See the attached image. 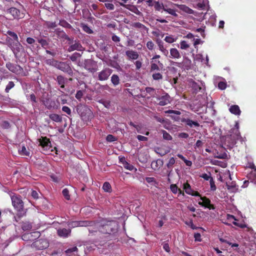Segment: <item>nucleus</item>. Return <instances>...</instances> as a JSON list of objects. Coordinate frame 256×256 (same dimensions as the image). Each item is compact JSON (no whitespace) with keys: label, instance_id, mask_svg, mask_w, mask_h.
<instances>
[{"label":"nucleus","instance_id":"nucleus-1","mask_svg":"<svg viewBox=\"0 0 256 256\" xmlns=\"http://www.w3.org/2000/svg\"><path fill=\"white\" fill-rule=\"evenodd\" d=\"M242 138L240 130L239 124L236 122L234 128L229 131V134L226 136L225 142L227 146L232 148L236 144V141Z\"/></svg>","mask_w":256,"mask_h":256},{"label":"nucleus","instance_id":"nucleus-2","mask_svg":"<svg viewBox=\"0 0 256 256\" xmlns=\"http://www.w3.org/2000/svg\"><path fill=\"white\" fill-rule=\"evenodd\" d=\"M6 41L16 58L20 59L25 54L24 48L20 42H13L12 38L9 36L6 38Z\"/></svg>","mask_w":256,"mask_h":256},{"label":"nucleus","instance_id":"nucleus-3","mask_svg":"<svg viewBox=\"0 0 256 256\" xmlns=\"http://www.w3.org/2000/svg\"><path fill=\"white\" fill-rule=\"evenodd\" d=\"M98 230L104 234H111L116 232L117 224L114 221H102L100 224L96 226Z\"/></svg>","mask_w":256,"mask_h":256},{"label":"nucleus","instance_id":"nucleus-4","mask_svg":"<svg viewBox=\"0 0 256 256\" xmlns=\"http://www.w3.org/2000/svg\"><path fill=\"white\" fill-rule=\"evenodd\" d=\"M12 205L14 208L18 212L24 210V204L22 196L20 195H13L11 196Z\"/></svg>","mask_w":256,"mask_h":256},{"label":"nucleus","instance_id":"nucleus-5","mask_svg":"<svg viewBox=\"0 0 256 256\" xmlns=\"http://www.w3.org/2000/svg\"><path fill=\"white\" fill-rule=\"evenodd\" d=\"M31 246L36 250H43L49 246V242L46 238H41L33 242Z\"/></svg>","mask_w":256,"mask_h":256},{"label":"nucleus","instance_id":"nucleus-6","mask_svg":"<svg viewBox=\"0 0 256 256\" xmlns=\"http://www.w3.org/2000/svg\"><path fill=\"white\" fill-rule=\"evenodd\" d=\"M76 111L82 120L88 118L92 116L91 110L86 106L82 104L78 106Z\"/></svg>","mask_w":256,"mask_h":256},{"label":"nucleus","instance_id":"nucleus-7","mask_svg":"<svg viewBox=\"0 0 256 256\" xmlns=\"http://www.w3.org/2000/svg\"><path fill=\"white\" fill-rule=\"evenodd\" d=\"M6 67L9 70L17 75L22 76H25V73L24 72L23 68L19 65L9 62L6 64Z\"/></svg>","mask_w":256,"mask_h":256},{"label":"nucleus","instance_id":"nucleus-8","mask_svg":"<svg viewBox=\"0 0 256 256\" xmlns=\"http://www.w3.org/2000/svg\"><path fill=\"white\" fill-rule=\"evenodd\" d=\"M176 4H174L171 2H168L167 4H164L162 7V12L164 11L166 13L174 17H178V14H176V10L174 8Z\"/></svg>","mask_w":256,"mask_h":256},{"label":"nucleus","instance_id":"nucleus-9","mask_svg":"<svg viewBox=\"0 0 256 256\" xmlns=\"http://www.w3.org/2000/svg\"><path fill=\"white\" fill-rule=\"evenodd\" d=\"M40 234L39 232H26L23 234L22 236V239L24 241H34L37 238H39Z\"/></svg>","mask_w":256,"mask_h":256},{"label":"nucleus","instance_id":"nucleus-10","mask_svg":"<svg viewBox=\"0 0 256 256\" xmlns=\"http://www.w3.org/2000/svg\"><path fill=\"white\" fill-rule=\"evenodd\" d=\"M156 102L161 106H164L170 102V98L166 93H164L162 95L156 97Z\"/></svg>","mask_w":256,"mask_h":256},{"label":"nucleus","instance_id":"nucleus-11","mask_svg":"<svg viewBox=\"0 0 256 256\" xmlns=\"http://www.w3.org/2000/svg\"><path fill=\"white\" fill-rule=\"evenodd\" d=\"M7 13L12 15L14 19H20L24 16V14L16 8H10L7 10Z\"/></svg>","mask_w":256,"mask_h":256},{"label":"nucleus","instance_id":"nucleus-12","mask_svg":"<svg viewBox=\"0 0 256 256\" xmlns=\"http://www.w3.org/2000/svg\"><path fill=\"white\" fill-rule=\"evenodd\" d=\"M181 122L184 123L186 128H196L200 126L198 121L192 120L190 118H183L181 119Z\"/></svg>","mask_w":256,"mask_h":256},{"label":"nucleus","instance_id":"nucleus-13","mask_svg":"<svg viewBox=\"0 0 256 256\" xmlns=\"http://www.w3.org/2000/svg\"><path fill=\"white\" fill-rule=\"evenodd\" d=\"M56 68L68 74H72V70L69 64L66 62H58Z\"/></svg>","mask_w":256,"mask_h":256},{"label":"nucleus","instance_id":"nucleus-14","mask_svg":"<svg viewBox=\"0 0 256 256\" xmlns=\"http://www.w3.org/2000/svg\"><path fill=\"white\" fill-rule=\"evenodd\" d=\"M200 199L202 202H198L199 205L208 208L209 210H214L215 208L214 204H211L210 200L207 197L200 196Z\"/></svg>","mask_w":256,"mask_h":256},{"label":"nucleus","instance_id":"nucleus-15","mask_svg":"<svg viewBox=\"0 0 256 256\" xmlns=\"http://www.w3.org/2000/svg\"><path fill=\"white\" fill-rule=\"evenodd\" d=\"M183 189L186 193L192 196H200V194L197 191H194L188 182H184L183 184Z\"/></svg>","mask_w":256,"mask_h":256},{"label":"nucleus","instance_id":"nucleus-16","mask_svg":"<svg viewBox=\"0 0 256 256\" xmlns=\"http://www.w3.org/2000/svg\"><path fill=\"white\" fill-rule=\"evenodd\" d=\"M150 70H162L163 68V64L160 61L150 60Z\"/></svg>","mask_w":256,"mask_h":256},{"label":"nucleus","instance_id":"nucleus-17","mask_svg":"<svg viewBox=\"0 0 256 256\" xmlns=\"http://www.w3.org/2000/svg\"><path fill=\"white\" fill-rule=\"evenodd\" d=\"M40 145L43 148H49L51 147V142L46 136L42 137L39 139Z\"/></svg>","mask_w":256,"mask_h":256},{"label":"nucleus","instance_id":"nucleus-18","mask_svg":"<svg viewBox=\"0 0 256 256\" xmlns=\"http://www.w3.org/2000/svg\"><path fill=\"white\" fill-rule=\"evenodd\" d=\"M112 74V70L110 68H106L102 70L99 74V80H106Z\"/></svg>","mask_w":256,"mask_h":256},{"label":"nucleus","instance_id":"nucleus-19","mask_svg":"<svg viewBox=\"0 0 256 256\" xmlns=\"http://www.w3.org/2000/svg\"><path fill=\"white\" fill-rule=\"evenodd\" d=\"M126 54L128 60H136L138 58L139 54L136 51L128 50L126 52Z\"/></svg>","mask_w":256,"mask_h":256},{"label":"nucleus","instance_id":"nucleus-20","mask_svg":"<svg viewBox=\"0 0 256 256\" xmlns=\"http://www.w3.org/2000/svg\"><path fill=\"white\" fill-rule=\"evenodd\" d=\"M71 230L68 228H60L57 230V234L60 237L68 238L70 234Z\"/></svg>","mask_w":256,"mask_h":256},{"label":"nucleus","instance_id":"nucleus-21","mask_svg":"<svg viewBox=\"0 0 256 256\" xmlns=\"http://www.w3.org/2000/svg\"><path fill=\"white\" fill-rule=\"evenodd\" d=\"M202 81H198L196 82V81H190V86H192L194 90V92L196 93L200 90H202Z\"/></svg>","mask_w":256,"mask_h":256},{"label":"nucleus","instance_id":"nucleus-22","mask_svg":"<svg viewBox=\"0 0 256 256\" xmlns=\"http://www.w3.org/2000/svg\"><path fill=\"white\" fill-rule=\"evenodd\" d=\"M150 74L152 75L154 80H160L162 78V70L158 71L150 70Z\"/></svg>","mask_w":256,"mask_h":256},{"label":"nucleus","instance_id":"nucleus-23","mask_svg":"<svg viewBox=\"0 0 256 256\" xmlns=\"http://www.w3.org/2000/svg\"><path fill=\"white\" fill-rule=\"evenodd\" d=\"M156 44L158 46V48H159L160 50L162 52L164 55H165L166 56H167L168 54V52L164 47L163 42L162 40H160V39H157L156 40Z\"/></svg>","mask_w":256,"mask_h":256},{"label":"nucleus","instance_id":"nucleus-24","mask_svg":"<svg viewBox=\"0 0 256 256\" xmlns=\"http://www.w3.org/2000/svg\"><path fill=\"white\" fill-rule=\"evenodd\" d=\"M176 6L180 10H182V12L188 14H193L194 12V10L186 6L185 4H176Z\"/></svg>","mask_w":256,"mask_h":256},{"label":"nucleus","instance_id":"nucleus-25","mask_svg":"<svg viewBox=\"0 0 256 256\" xmlns=\"http://www.w3.org/2000/svg\"><path fill=\"white\" fill-rule=\"evenodd\" d=\"M169 57L170 58H180V54L176 48H172L170 50V56Z\"/></svg>","mask_w":256,"mask_h":256},{"label":"nucleus","instance_id":"nucleus-26","mask_svg":"<svg viewBox=\"0 0 256 256\" xmlns=\"http://www.w3.org/2000/svg\"><path fill=\"white\" fill-rule=\"evenodd\" d=\"M226 186L228 191L231 192H236L238 190V186L234 182L230 184L226 183Z\"/></svg>","mask_w":256,"mask_h":256},{"label":"nucleus","instance_id":"nucleus-27","mask_svg":"<svg viewBox=\"0 0 256 256\" xmlns=\"http://www.w3.org/2000/svg\"><path fill=\"white\" fill-rule=\"evenodd\" d=\"M132 26L134 28L140 30L141 32H144V31L147 32L148 30V28H146V26L144 24L140 22H134L132 24Z\"/></svg>","mask_w":256,"mask_h":256},{"label":"nucleus","instance_id":"nucleus-28","mask_svg":"<svg viewBox=\"0 0 256 256\" xmlns=\"http://www.w3.org/2000/svg\"><path fill=\"white\" fill-rule=\"evenodd\" d=\"M153 6L156 11L162 12V7H164V4L162 2L156 0L154 2Z\"/></svg>","mask_w":256,"mask_h":256},{"label":"nucleus","instance_id":"nucleus-29","mask_svg":"<svg viewBox=\"0 0 256 256\" xmlns=\"http://www.w3.org/2000/svg\"><path fill=\"white\" fill-rule=\"evenodd\" d=\"M247 177L248 180L256 184V170H252L248 174Z\"/></svg>","mask_w":256,"mask_h":256},{"label":"nucleus","instance_id":"nucleus-30","mask_svg":"<svg viewBox=\"0 0 256 256\" xmlns=\"http://www.w3.org/2000/svg\"><path fill=\"white\" fill-rule=\"evenodd\" d=\"M82 44L79 42H75L74 44L71 45L68 49L69 52L74 51V50H82Z\"/></svg>","mask_w":256,"mask_h":256},{"label":"nucleus","instance_id":"nucleus-31","mask_svg":"<svg viewBox=\"0 0 256 256\" xmlns=\"http://www.w3.org/2000/svg\"><path fill=\"white\" fill-rule=\"evenodd\" d=\"M230 112L235 115H240V110L238 105H232L229 108Z\"/></svg>","mask_w":256,"mask_h":256},{"label":"nucleus","instance_id":"nucleus-32","mask_svg":"<svg viewBox=\"0 0 256 256\" xmlns=\"http://www.w3.org/2000/svg\"><path fill=\"white\" fill-rule=\"evenodd\" d=\"M80 26L84 32L88 34H92L94 32L93 30L88 26V24H85L84 23H80Z\"/></svg>","mask_w":256,"mask_h":256},{"label":"nucleus","instance_id":"nucleus-33","mask_svg":"<svg viewBox=\"0 0 256 256\" xmlns=\"http://www.w3.org/2000/svg\"><path fill=\"white\" fill-rule=\"evenodd\" d=\"M50 118L53 121L56 122H62V118L58 114H52L49 115Z\"/></svg>","mask_w":256,"mask_h":256},{"label":"nucleus","instance_id":"nucleus-34","mask_svg":"<svg viewBox=\"0 0 256 256\" xmlns=\"http://www.w3.org/2000/svg\"><path fill=\"white\" fill-rule=\"evenodd\" d=\"M6 33L12 37L10 38H12L13 42H19L18 36L16 32L11 30H8Z\"/></svg>","mask_w":256,"mask_h":256},{"label":"nucleus","instance_id":"nucleus-35","mask_svg":"<svg viewBox=\"0 0 256 256\" xmlns=\"http://www.w3.org/2000/svg\"><path fill=\"white\" fill-rule=\"evenodd\" d=\"M93 222L88 220L78 221L79 226H92Z\"/></svg>","mask_w":256,"mask_h":256},{"label":"nucleus","instance_id":"nucleus-36","mask_svg":"<svg viewBox=\"0 0 256 256\" xmlns=\"http://www.w3.org/2000/svg\"><path fill=\"white\" fill-rule=\"evenodd\" d=\"M58 62V61L55 60L54 58H50L46 60V64L48 65L52 66L56 68Z\"/></svg>","mask_w":256,"mask_h":256},{"label":"nucleus","instance_id":"nucleus-37","mask_svg":"<svg viewBox=\"0 0 256 256\" xmlns=\"http://www.w3.org/2000/svg\"><path fill=\"white\" fill-rule=\"evenodd\" d=\"M102 188L106 192H110L112 191V186L108 182H104Z\"/></svg>","mask_w":256,"mask_h":256},{"label":"nucleus","instance_id":"nucleus-38","mask_svg":"<svg viewBox=\"0 0 256 256\" xmlns=\"http://www.w3.org/2000/svg\"><path fill=\"white\" fill-rule=\"evenodd\" d=\"M38 42L44 48H46L48 45V42H47L46 40L40 38L38 40Z\"/></svg>","mask_w":256,"mask_h":256},{"label":"nucleus","instance_id":"nucleus-39","mask_svg":"<svg viewBox=\"0 0 256 256\" xmlns=\"http://www.w3.org/2000/svg\"><path fill=\"white\" fill-rule=\"evenodd\" d=\"M19 154L22 156H29L30 152L24 146H22L21 150H19Z\"/></svg>","mask_w":256,"mask_h":256},{"label":"nucleus","instance_id":"nucleus-40","mask_svg":"<svg viewBox=\"0 0 256 256\" xmlns=\"http://www.w3.org/2000/svg\"><path fill=\"white\" fill-rule=\"evenodd\" d=\"M58 24L66 28H72V26L64 20H60Z\"/></svg>","mask_w":256,"mask_h":256},{"label":"nucleus","instance_id":"nucleus-41","mask_svg":"<svg viewBox=\"0 0 256 256\" xmlns=\"http://www.w3.org/2000/svg\"><path fill=\"white\" fill-rule=\"evenodd\" d=\"M158 154L160 155V156H164L166 154H168L170 152V148H168L166 150H164L161 148H158Z\"/></svg>","mask_w":256,"mask_h":256},{"label":"nucleus","instance_id":"nucleus-42","mask_svg":"<svg viewBox=\"0 0 256 256\" xmlns=\"http://www.w3.org/2000/svg\"><path fill=\"white\" fill-rule=\"evenodd\" d=\"M176 160L174 158L172 157L170 158L168 163L166 164V166L169 169H172L173 165L175 164Z\"/></svg>","mask_w":256,"mask_h":256},{"label":"nucleus","instance_id":"nucleus-43","mask_svg":"<svg viewBox=\"0 0 256 256\" xmlns=\"http://www.w3.org/2000/svg\"><path fill=\"white\" fill-rule=\"evenodd\" d=\"M78 250V248L76 246H74L72 248H69L65 251V253L68 256H70V254L74 252H76Z\"/></svg>","mask_w":256,"mask_h":256},{"label":"nucleus","instance_id":"nucleus-44","mask_svg":"<svg viewBox=\"0 0 256 256\" xmlns=\"http://www.w3.org/2000/svg\"><path fill=\"white\" fill-rule=\"evenodd\" d=\"M164 40L168 43L172 44L176 40V38L172 36H166Z\"/></svg>","mask_w":256,"mask_h":256},{"label":"nucleus","instance_id":"nucleus-45","mask_svg":"<svg viewBox=\"0 0 256 256\" xmlns=\"http://www.w3.org/2000/svg\"><path fill=\"white\" fill-rule=\"evenodd\" d=\"M62 194L66 200H69L70 199V195L69 194V190H68V188H64L62 191Z\"/></svg>","mask_w":256,"mask_h":256},{"label":"nucleus","instance_id":"nucleus-46","mask_svg":"<svg viewBox=\"0 0 256 256\" xmlns=\"http://www.w3.org/2000/svg\"><path fill=\"white\" fill-rule=\"evenodd\" d=\"M46 26L48 28H54L57 26L56 22H46Z\"/></svg>","mask_w":256,"mask_h":256},{"label":"nucleus","instance_id":"nucleus-47","mask_svg":"<svg viewBox=\"0 0 256 256\" xmlns=\"http://www.w3.org/2000/svg\"><path fill=\"white\" fill-rule=\"evenodd\" d=\"M170 190L172 193L176 194L178 193L179 188L177 186L176 184H172L170 186Z\"/></svg>","mask_w":256,"mask_h":256},{"label":"nucleus","instance_id":"nucleus-48","mask_svg":"<svg viewBox=\"0 0 256 256\" xmlns=\"http://www.w3.org/2000/svg\"><path fill=\"white\" fill-rule=\"evenodd\" d=\"M162 134L163 138L164 140H172V136L167 132L165 130H163Z\"/></svg>","mask_w":256,"mask_h":256},{"label":"nucleus","instance_id":"nucleus-49","mask_svg":"<svg viewBox=\"0 0 256 256\" xmlns=\"http://www.w3.org/2000/svg\"><path fill=\"white\" fill-rule=\"evenodd\" d=\"M68 226L70 228H76L79 226L78 221H72L68 223Z\"/></svg>","mask_w":256,"mask_h":256},{"label":"nucleus","instance_id":"nucleus-50","mask_svg":"<svg viewBox=\"0 0 256 256\" xmlns=\"http://www.w3.org/2000/svg\"><path fill=\"white\" fill-rule=\"evenodd\" d=\"M146 47L147 48L150 50H154V43L151 40H148L147 42H146Z\"/></svg>","mask_w":256,"mask_h":256},{"label":"nucleus","instance_id":"nucleus-51","mask_svg":"<svg viewBox=\"0 0 256 256\" xmlns=\"http://www.w3.org/2000/svg\"><path fill=\"white\" fill-rule=\"evenodd\" d=\"M218 88L221 90H224L226 88V84L224 81H220L218 84Z\"/></svg>","mask_w":256,"mask_h":256},{"label":"nucleus","instance_id":"nucleus-52","mask_svg":"<svg viewBox=\"0 0 256 256\" xmlns=\"http://www.w3.org/2000/svg\"><path fill=\"white\" fill-rule=\"evenodd\" d=\"M210 190L212 191H214L216 189V186L215 184V182L213 179V178H211L210 180Z\"/></svg>","mask_w":256,"mask_h":256},{"label":"nucleus","instance_id":"nucleus-53","mask_svg":"<svg viewBox=\"0 0 256 256\" xmlns=\"http://www.w3.org/2000/svg\"><path fill=\"white\" fill-rule=\"evenodd\" d=\"M180 48L182 50H186L188 48H189V45L187 44L185 40H182L180 42Z\"/></svg>","mask_w":256,"mask_h":256},{"label":"nucleus","instance_id":"nucleus-54","mask_svg":"<svg viewBox=\"0 0 256 256\" xmlns=\"http://www.w3.org/2000/svg\"><path fill=\"white\" fill-rule=\"evenodd\" d=\"M14 86V84L12 81H10L8 84L6 86L5 89V91L6 92H8Z\"/></svg>","mask_w":256,"mask_h":256},{"label":"nucleus","instance_id":"nucleus-55","mask_svg":"<svg viewBox=\"0 0 256 256\" xmlns=\"http://www.w3.org/2000/svg\"><path fill=\"white\" fill-rule=\"evenodd\" d=\"M123 166L126 169L128 170H132L134 168V166L127 162L124 163Z\"/></svg>","mask_w":256,"mask_h":256},{"label":"nucleus","instance_id":"nucleus-56","mask_svg":"<svg viewBox=\"0 0 256 256\" xmlns=\"http://www.w3.org/2000/svg\"><path fill=\"white\" fill-rule=\"evenodd\" d=\"M2 127L4 129H8L10 127V124L8 121H3L1 124Z\"/></svg>","mask_w":256,"mask_h":256},{"label":"nucleus","instance_id":"nucleus-57","mask_svg":"<svg viewBox=\"0 0 256 256\" xmlns=\"http://www.w3.org/2000/svg\"><path fill=\"white\" fill-rule=\"evenodd\" d=\"M62 110L66 113L68 116H71L72 112L70 109L67 106H64L62 108Z\"/></svg>","mask_w":256,"mask_h":256},{"label":"nucleus","instance_id":"nucleus-58","mask_svg":"<svg viewBox=\"0 0 256 256\" xmlns=\"http://www.w3.org/2000/svg\"><path fill=\"white\" fill-rule=\"evenodd\" d=\"M100 102L103 104L106 108H109L110 106V102L109 100H101Z\"/></svg>","mask_w":256,"mask_h":256},{"label":"nucleus","instance_id":"nucleus-59","mask_svg":"<svg viewBox=\"0 0 256 256\" xmlns=\"http://www.w3.org/2000/svg\"><path fill=\"white\" fill-rule=\"evenodd\" d=\"M86 12L87 13V14H86L88 15L87 18L88 20H90L94 18H92L91 16V14L88 10L84 9L82 10V13L84 14H85Z\"/></svg>","mask_w":256,"mask_h":256},{"label":"nucleus","instance_id":"nucleus-60","mask_svg":"<svg viewBox=\"0 0 256 256\" xmlns=\"http://www.w3.org/2000/svg\"><path fill=\"white\" fill-rule=\"evenodd\" d=\"M104 6L109 10H112L114 9V6L112 3H105Z\"/></svg>","mask_w":256,"mask_h":256},{"label":"nucleus","instance_id":"nucleus-61","mask_svg":"<svg viewBox=\"0 0 256 256\" xmlns=\"http://www.w3.org/2000/svg\"><path fill=\"white\" fill-rule=\"evenodd\" d=\"M32 228V226L30 224L24 223L22 226V228L24 230H29L31 229Z\"/></svg>","mask_w":256,"mask_h":256},{"label":"nucleus","instance_id":"nucleus-62","mask_svg":"<svg viewBox=\"0 0 256 256\" xmlns=\"http://www.w3.org/2000/svg\"><path fill=\"white\" fill-rule=\"evenodd\" d=\"M154 118L156 120L157 122H160V123H164V118L162 117L158 116H154Z\"/></svg>","mask_w":256,"mask_h":256},{"label":"nucleus","instance_id":"nucleus-63","mask_svg":"<svg viewBox=\"0 0 256 256\" xmlns=\"http://www.w3.org/2000/svg\"><path fill=\"white\" fill-rule=\"evenodd\" d=\"M106 140L108 142H112L116 140V138L112 134H108L106 136Z\"/></svg>","mask_w":256,"mask_h":256},{"label":"nucleus","instance_id":"nucleus-64","mask_svg":"<svg viewBox=\"0 0 256 256\" xmlns=\"http://www.w3.org/2000/svg\"><path fill=\"white\" fill-rule=\"evenodd\" d=\"M83 96V92L82 90H78L76 94V98L78 100H80V98H82Z\"/></svg>","mask_w":256,"mask_h":256}]
</instances>
